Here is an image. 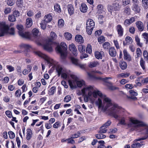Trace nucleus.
Masks as SVG:
<instances>
[{
  "label": "nucleus",
  "instance_id": "44",
  "mask_svg": "<svg viewBox=\"0 0 148 148\" xmlns=\"http://www.w3.org/2000/svg\"><path fill=\"white\" fill-rule=\"evenodd\" d=\"M86 52L87 53L90 54L92 52L91 46L90 44H88L86 48Z\"/></svg>",
  "mask_w": 148,
  "mask_h": 148
},
{
  "label": "nucleus",
  "instance_id": "41",
  "mask_svg": "<svg viewBox=\"0 0 148 148\" xmlns=\"http://www.w3.org/2000/svg\"><path fill=\"white\" fill-rule=\"evenodd\" d=\"M99 145L98 146L97 148H105V146L104 145L105 143L103 140H100L98 142Z\"/></svg>",
  "mask_w": 148,
  "mask_h": 148
},
{
  "label": "nucleus",
  "instance_id": "36",
  "mask_svg": "<svg viewBox=\"0 0 148 148\" xmlns=\"http://www.w3.org/2000/svg\"><path fill=\"white\" fill-rule=\"evenodd\" d=\"M61 142H66L68 144H74L75 143V142L73 139H62Z\"/></svg>",
  "mask_w": 148,
  "mask_h": 148
},
{
  "label": "nucleus",
  "instance_id": "14",
  "mask_svg": "<svg viewBox=\"0 0 148 148\" xmlns=\"http://www.w3.org/2000/svg\"><path fill=\"white\" fill-rule=\"evenodd\" d=\"M123 58L125 60L128 62H130L132 60V58L130 55L128 53L125 49L123 50Z\"/></svg>",
  "mask_w": 148,
  "mask_h": 148
},
{
  "label": "nucleus",
  "instance_id": "48",
  "mask_svg": "<svg viewBox=\"0 0 148 148\" xmlns=\"http://www.w3.org/2000/svg\"><path fill=\"white\" fill-rule=\"evenodd\" d=\"M136 53L137 54L136 56V58H138L140 57L141 56L142 54V52L140 48H138L137 49Z\"/></svg>",
  "mask_w": 148,
  "mask_h": 148
},
{
  "label": "nucleus",
  "instance_id": "26",
  "mask_svg": "<svg viewBox=\"0 0 148 148\" xmlns=\"http://www.w3.org/2000/svg\"><path fill=\"white\" fill-rule=\"evenodd\" d=\"M80 10L82 12H86L88 10V8L86 5L84 3H82L80 8Z\"/></svg>",
  "mask_w": 148,
  "mask_h": 148
},
{
  "label": "nucleus",
  "instance_id": "62",
  "mask_svg": "<svg viewBox=\"0 0 148 148\" xmlns=\"http://www.w3.org/2000/svg\"><path fill=\"white\" fill-rule=\"evenodd\" d=\"M122 1L123 4L124 6L129 4L130 3V0H122Z\"/></svg>",
  "mask_w": 148,
  "mask_h": 148
},
{
  "label": "nucleus",
  "instance_id": "49",
  "mask_svg": "<svg viewBox=\"0 0 148 148\" xmlns=\"http://www.w3.org/2000/svg\"><path fill=\"white\" fill-rule=\"evenodd\" d=\"M6 68L10 72H12L14 70V68L11 65H7Z\"/></svg>",
  "mask_w": 148,
  "mask_h": 148
},
{
  "label": "nucleus",
  "instance_id": "51",
  "mask_svg": "<svg viewBox=\"0 0 148 148\" xmlns=\"http://www.w3.org/2000/svg\"><path fill=\"white\" fill-rule=\"evenodd\" d=\"M143 5L145 9L148 8V0H142Z\"/></svg>",
  "mask_w": 148,
  "mask_h": 148
},
{
  "label": "nucleus",
  "instance_id": "43",
  "mask_svg": "<svg viewBox=\"0 0 148 148\" xmlns=\"http://www.w3.org/2000/svg\"><path fill=\"white\" fill-rule=\"evenodd\" d=\"M56 87L55 86H53L51 87L49 90V94L50 95H53L56 91Z\"/></svg>",
  "mask_w": 148,
  "mask_h": 148
},
{
  "label": "nucleus",
  "instance_id": "57",
  "mask_svg": "<svg viewBox=\"0 0 148 148\" xmlns=\"http://www.w3.org/2000/svg\"><path fill=\"white\" fill-rule=\"evenodd\" d=\"M15 3V1L14 0H7V4L10 6L13 5Z\"/></svg>",
  "mask_w": 148,
  "mask_h": 148
},
{
  "label": "nucleus",
  "instance_id": "8",
  "mask_svg": "<svg viewBox=\"0 0 148 148\" xmlns=\"http://www.w3.org/2000/svg\"><path fill=\"white\" fill-rule=\"evenodd\" d=\"M34 53L36 55L45 59L48 64H52L53 62V60L49 57L39 51H34Z\"/></svg>",
  "mask_w": 148,
  "mask_h": 148
},
{
  "label": "nucleus",
  "instance_id": "29",
  "mask_svg": "<svg viewBox=\"0 0 148 148\" xmlns=\"http://www.w3.org/2000/svg\"><path fill=\"white\" fill-rule=\"evenodd\" d=\"M32 25V20L31 18H29L26 19V26L29 28Z\"/></svg>",
  "mask_w": 148,
  "mask_h": 148
},
{
  "label": "nucleus",
  "instance_id": "40",
  "mask_svg": "<svg viewBox=\"0 0 148 148\" xmlns=\"http://www.w3.org/2000/svg\"><path fill=\"white\" fill-rule=\"evenodd\" d=\"M102 46L104 49L108 50L110 47V43L108 42H106L103 43Z\"/></svg>",
  "mask_w": 148,
  "mask_h": 148
},
{
  "label": "nucleus",
  "instance_id": "64",
  "mask_svg": "<svg viewBox=\"0 0 148 148\" xmlns=\"http://www.w3.org/2000/svg\"><path fill=\"white\" fill-rule=\"evenodd\" d=\"M38 30L36 28L32 30L33 34L34 36H37L38 35Z\"/></svg>",
  "mask_w": 148,
  "mask_h": 148
},
{
  "label": "nucleus",
  "instance_id": "32",
  "mask_svg": "<svg viewBox=\"0 0 148 148\" xmlns=\"http://www.w3.org/2000/svg\"><path fill=\"white\" fill-rule=\"evenodd\" d=\"M20 47L21 48L24 49L25 50H27L31 48V46L28 44L22 43L20 45Z\"/></svg>",
  "mask_w": 148,
  "mask_h": 148
},
{
  "label": "nucleus",
  "instance_id": "60",
  "mask_svg": "<svg viewBox=\"0 0 148 148\" xmlns=\"http://www.w3.org/2000/svg\"><path fill=\"white\" fill-rule=\"evenodd\" d=\"M71 98L70 96H66L64 99V101L65 102H68L71 100Z\"/></svg>",
  "mask_w": 148,
  "mask_h": 148
},
{
  "label": "nucleus",
  "instance_id": "15",
  "mask_svg": "<svg viewBox=\"0 0 148 148\" xmlns=\"http://www.w3.org/2000/svg\"><path fill=\"white\" fill-rule=\"evenodd\" d=\"M69 50L71 51L75 56H76L77 55V51L76 47L73 44L70 45L69 46Z\"/></svg>",
  "mask_w": 148,
  "mask_h": 148
},
{
  "label": "nucleus",
  "instance_id": "56",
  "mask_svg": "<svg viewBox=\"0 0 148 148\" xmlns=\"http://www.w3.org/2000/svg\"><path fill=\"white\" fill-rule=\"evenodd\" d=\"M80 132H78L77 133L75 134L74 135H72L71 136V138L70 139H74L78 138L80 136Z\"/></svg>",
  "mask_w": 148,
  "mask_h": 148
},
{
  "label": "nucleus",
  "instance_id": "12",
  "mask_svg": "<svg viewBox=\"0 0 148 148\" xmlns=\"http://www.w3.org/2000/svg\"><path fill=\"white\" fill-rule=\"evenodd\" d=\"M111 121L109 120L103 125L100 128V132L101 133H106L107 131L106 128L110 125Z\"/></svg>",
  "mask_w": 148,
  "mask_h": 148
},
{
  "label": "nucleus",
  "instance_id": "2",
  "mask_svg": "<svg viewBox=\"0 0 148 148\" xmlns=\"http://www.w3.org/2000/svg\"><path fill=\"white\" fill-rule=\"evenodd\" d=\"M14 28L11 27L10 29L9 26L4 23H1L0 24V37L7 34L14 35Z\"/></svg>",
  "mask_w": 148,
  "mask_h": 148
},
{
  "label": "nucleus",
  "instance_id": "6",
  "mask_svg": "<svg viewBox=\"0 0 148 148\" xmlns=\"http://www.w3.org/2000/svg\"><path fill=\"white\" fill-rule=\"evenodd\" d=\"M72 79L69 80L70 86L72 87L77 84L78 87H81L84 84V82L83 80H78V78L75 75H72Z\"/></svg>",
  "mask_w": 148,
  "mask_h": 148
},
{
  "label": "nucleus",
  "instance_id": "31",
  "mask_svg": "<svg viewBox=\"0 0 148 148\" xmlns=\"http://www.w3.org/2000/svg\"><path fill=\"white\" fill-rule=\"evenodd\" d=\"M119 66L122 69H125L127 67V63L123 61H121L119 63Z\"/></svg>",
  "mask_w": 148,
  "mask_h": 148
},
{
  "label": "nucleus",
  "instance_id": "3",
  "mask_svg": "<svg viewBox=\"0 0 148 148\" xmlns=\"http://www.w3.org/2000/svg\"><path fill=\"white\" fill-rule=\"evenodd\" d=\"M130 122L128 124L129 127H133L134 130H140L138 132L141 131L143 127L145 126V124L143 122L139 121L135 118L130 119Z\"/></svg>",
  "mask_w": 148,
  "mask_h": 148
},
{
  "label": "nucleus",
  "instance_id": "19",
  "mask_svg": "<svg viewBox=\"0 0 148 148\" xmlns=\"http://www.w3.org/2000/svg\"><path fill=\"white\" fill-rule=\"evenodd\" d=\"M67 10L70 16L73 15L74 12V9L73 5L71 4H69L67 6Z\"/></svg>",
  "mask_w": 148,
  "mask_h": 148
},
{
  "label": "nucleus",
  "instance_id": "4",
  "mask_svg": "<svg viewBox=\"0 0 148 148\" xmlns=\"http://www.w3.org/2000/svg\"><path fill=\"white\" fill-rule=\"evenodd\" d=\"M50 36L51 38L49 39L47 42L44 45V49L49 52L53 50L51 45L53 43L52 40L56 39L57 38V35L54 32H51Z\"/></svg>",
  "mask_w": 148,
  "mask_h": 148
},
{
  "label": "nucleus",
  "instance_id": "46",
  "mask_svg": "<svg viewBox=\"0 0 148 148\" xmlns=\"http://www.w3.org/2000/svg\"><path fill=\"white\" fill-rule=\"evenodd\" d=\"M47 23H46L44 21H42L40 23V27L43 29H45L46 28V24Z\"/></svg>",
  "mask_w": 148,
  "mask_h": 148
},
{
  "label": "nucleus",
  "instance_id": "28",
  "mask_svg": "<svg viewBox=\"0 0 148 148\" xmlns=\"http://www.w3.org/2000/svg\"><path fill=\"white\" fill-rule=\"evenodd\" d=\"M98 73L100 74H102V73L99 71H92L90 72H87V74L89 77L91 78H95L94 74L95 73Z\"/></svg>",
  "mask_w": 148,
  "mask_h": 148
},
{
  "label": "nucleus",
  "instance_id": "21",
  "mask_svg": "<svg viewBox=\"0 0 148 148\" xmlns=\"http://www.w3.org/2000/svg\"><path fill=\"white\" fill-rule=\"evenodd\" d=\"M109 54L112 57H114L116 56V53L114 47H111L110 48Z\"/></svg>",
  "mask_w": 148,
  "mask_h": 148
},
{
  "label": "nucleus",
  "instance_id": "42",
  "mask_svg": "<svg viewBox=\"0 0 148 148\" xmlns=\"http://www.w3.org/2000/svg\"><path fill=\"white\" fill-rule=\"evenodd\" d=\"M64 36L65 38L68 40H70L72 38L71 34L68 32L65 33L64 34Z\"/></svg>",
  "mask_w": 148,
  "mask_h": 148
},
{
  "label": "nucleus",
  "instance_id": "52",
  "mask_svg": "<svg viewBox=\"0 0 148 148\" xmlns=\"http://www.w3.org/2000/svg\"><path fill=\"white\" fill-rule=\"evenodd\" d=\"M9 137L10 139H13L15 137V134L12 131H10L8 132Z\"/></svg>",
  "mask_w": 148,
  "mask_h": 148
},
{
  "label": "nucleus",
  "instance_id": "1",
  "mask_svg": "<svg viewBox=\"0 0 148 148\" xmlns=\"http://www.w3.org/2000/svg\"><path fill=\"white\" fill-rule=\"evenodd\" d=\"M82 92L84 96V100L87 102L88 99H91L93 97L99 98L96 101V104L99 109L104 111H107L109 114L115 119L119 118L123 115L125 110L118 104L112 103L111 100L106 96L103 95L98 90L94 91L93 87L91 86H86L82 90Z\"/></svg>",
  "mask_w": 148,
  "mask_h": 148
},
{
  "label": "nucleus",
  "instance_id": "53",
  "mask_svg": "<svg viewBox=\"0 0 148 148\" xmlns=\"http://www.w3.org/2000/svg\"><path fill=\"white\" fill-rule=\"evenodd\" d=\"M16 4L18 7H22L23 5V0H17Z\"/></svg>",
  "mask_w": 148,
  "mask_h": 148
},
{
  "label": "nucleus",
  "instance_id": "23",
  "mask_svg": "<svg viewBox=\"0 0 148 148\" xmlns=\"http://www.w3.org/2000/svg\"><path fill=\"white\" fill-rule=\"evenodd\" d=\"M132 9L136 13H139L140 11V8L138 4L132 5Z\"/></svg>",
  "mask_w": 148,
  "mask_h": 148
},
{
  "label": "nucleus",
  "instance_id": "38",
  "mask_svg": "<svg viewBox=\"0 0 148 148\" xmlns=\"http://www.w3.org/2000/svg\"><path fill=\"white\" fill-rule=\"evenodd\" d=\"M35 4L39 7H42L43 5L42 0H37L35 2Z\"/></svg>",
  "mask_w": 148,
  "mask_h": 148
},
{
  "label": "nucleus",
  "instance_id": "55",
  "mask_svg": "<svg viewBox=\"0 0 148 148\" xmlns=\"http://www.w3.org/2000/svg\"><path fill=\"white\" fill-rule=\"evenodd\" d=\"M140 65L143 69H145V62L143 60L142 58H141L140 61Z\"/></svg>",
  "mask_w": 148,
  "mask_h": 148
},
{
  "label": "nucleus",
  "instance_id": "13",
  "mask_svg": "<svg viewBox=\"0 0 148 148\" xmlns=\"http://www.w3.org/2000/svg\"><path fill=\"white\" fill-rule=\"evenodd\" d=\"M116 29L118 33V36L121 37L123 34L124 29L121 25L119 24L116 26Z\"/></svg>",
  "mask_w": 148,
  "mask_h": 148
},
{
  "label": "nucleus",
  "instance_id": "63",
  "mask_svg": "<svg viewBox=\"0 0 148 148\" xmlns=\"http://www.w3.org/2000/svg\"><path fill=\"white\" fill-rule=\"evenodd\" d=\"M123 24L125 26H127L129 25L131 23L129 19H126L124 21Z\"/></svg>",
  "mask_w": 148,
  "mask_h": 148
},
{
  "label": "nucleus",
  "instance_id": "9",
  "mask_svg": "<svg viewBox=\"0 0 148 148\" xmlns=\"http://www.w3.org/2000/svg\"><path fill=\"white\" fill-rule=\"evenodd\" d=\"M86 30L88 34H92V31L95 26V23L94 21L91 19H88L86 22Z\"/></svg>",
  "mask_w": 148,
  "mask_h": 148
},
{
  "label": "nucleus",
  "instance_id": "35",
  "mask_svg": "<svg viewBox=\"0 0 148 148\" xmlns=\"http://www.w3.org/2000/svg\"><path fill=\"white\" fill-rule=\"evenodd\" d=\"M143 145L142 141H140V143L137 142L133 143L131 145V147L132 148H135L140 147Z\"/></svg>",
  "mask_w": 148,
  "mask_h": 148
},
{
  "label": "nucleus",
  "instance_id": "59",
  "mask_svg": "<svg viewBox=\"0 0 148 148\" xmlns=\"http://www.w3.org/2000/svg\"><path fill=\"white\" fill-rule=\"evenodd\" d=\"M143 55L144 58L146 60H148V53L147 51L146 50H145L143 53Z\"/></svg>",
  "mask_w": 148,
  "mask_h": 148
},
{
  "label": "nucleus",
  "instance_id": "16",
  "mask_svg": "<svg viewBox=\"0 0 148 148\" xmlns=\"http://www.w3.org/2000/svg\"><path fill=\"white\" fill-rule=\"evenodd\" d=\"M97 12L99 14H102L105 12L106 9L102 5L100 4L97 6Z\"/></svg>",
  "mask_w": 148,
  "mask_h": 148
},
{
  "label": "nucleus",
  "instance_id": "50",
  "mask_svg": "<svg viewBox=\"0 0 148 148\" xmlns=\"http://www.w3.org/2000/svg\"><path fill=\"white\" fill-rule=\"evenodd\" d=\"M8 20L10 21L14 22L16 20L15 16L13 15H9L8 16Z\"/></svg>",
  "mask_w": 148,
  "mask_h": 148
},
{
  "label": "nucleus",
  "instance_id": "10",
  "mask_svg": "<svg viewBox=\"0 0 148 148\" xmlns=\"http://www.w3.org/2000/svg\"><path fill=\"white\" fill-rule=\"evenodd\" d=\"M17 29L19 30V35L23 38H30V33L29 32H24L23 26L21 25H18L17 26Z\"/></svg>",
  "mask_w": 148,
  "mask_h": 148
},
{
  "label": "nucleus",
  "instance_id": "5",
  "mask_svg": "<svg viewBox=\"0 0 148 148\" xmlns=\"http://www.w3.org/2000/svg\"><path fill=\"white\" fill-rule=\"evenodd\" d=\"M67 47L64 42H61L60 45H58L56 48V50L60 54L61 57L62 59H64L66 57V51Z\"/></svg>",
  "mask_w": 148,
  "mask_h": 148
},
{
  "label": "nucleus",
  "instance_id": "27",
  "mask_svg": "<svg viewBox=\"0 0 148 148\" xmlns=\"http://www.w3.org/2000/svg\"><path fill=\"white\" fill-rule=\"evenodd\" d=\"M54 8L55 11L58 13L61 12V9L60 5L58 3H56L54 4Z\"/></svg>",
  "mask_w": 148,
  "mask_h": 148
},
{
  "label": "nucleus",
  "instance_id": "54",
  "mask_svg": "<svg viewBox=\"0 0 148 148\" xmlns=\"http://www.w3.org/2000/svg\"><path fill=\"white\" fill-rule=\"evenodd\" d=\"M98 40L99 43H102L105 41V38L103 36H101L98 38Z\"/></svg>",
  "mask_w": 148,
  "mask_h": 148
},
{
  "label": "nucleus",
  "instance_id": "45",
  "mask_svg": "<svg viewBox=\"0 0 148 148\" xmlns=\"http://www.w3.org/2000/svg\"><path fill=\"white\" fill-rule=\"evenodd\" d=\"M135 39L137 45L140 47H142V44L140 42V39L138 36H135Z\"/></svg>",
  "mask_w": 148,
  "mask_h": 148
},
{
  "label": "nucleus",
  "instance_id": "18",
  "mask_svg": "<svg viewBox=\"0 0 148 148\" xmlns=\"http://www.w3.org/2000/svg\"><path fill=\"white\" fill-rule=\"evenodd\" d=\"M136 24L139 31H142L144 29L143 23L140 21H138L136 22Z\"/></svg>",
  "mask_w": 148,
  "mask_h": 148
},
{
  "label": "nucleus",
  "instance_id": "7",
  "mask_svg": "<svg viewBox=\"0 0 148 148\" xmlns=\"http://www.w3.org/2000/svg\"><path fill=\"white\" fill-rule=\"evenodd\" d=\"M121 1V0H117L115 3L112 5H109L108 6V11L111 14L112 12L119 11V3Z\"/></svg>",
  "mask_w": 148,
  "mask_h": 148
},
{
  "label": "nucleus",
  "instance_id": "47",
  "mask_svg": "<svg viewBox=\"0 0 148 148\" xmlns=\"http://www.w3.org/2000/svg\"><path fill=\"white\" fill-rule=\"evenodd\" d=\"M64 24V21L62 19H60L58 21V25L60 27H62Z\"/></svg>",
  "mask_w": 148,
  "mask_h": 148
},
{
  "label": "nucleus",
  "instance_id": "20",
  "mask_svg": "<svg viewBox=\"0 0 148 148\" xmlns=\"http://www.w3.org/2000/svg\"><path fill=\"white\" fill-rule=\"evenodd\" d=\"M104 54L103 51H100V52L97 51L95 53V57L97 59H102L103 56H104Z\"/></svg>",
  "mask_w": 148,
  "mask_h": 148
},
{
  "label": "nucleus",
  "instance_id": "58",
  "mask_svg": "<svg viewBox=\"0 0 148 148\" xmlns=\"http://www.w3.org/2000/svg\"><path fill=\"white\" fill-rule=\"evenodd\" d=\"M103 18L104 17L103 15H100L98 17V19L100 24H101L103 22Z\"/></svg>",
  "mask_w": 148,
  "mask_h": 148
},
{
  "label": "nucleus",
  "instance_id": "37",
  "mask_svg": "<svg viewBox=\"0 0 148 148\" xmlns=\"http://www.w3.org/2000/svg\"><path fill=\"white\" fill-rule=\"evenodd\" d=\"M85 47L84 46L80 45L78 46V49L81 53H84L85 51Z\"/></svg>",
  "mask_w": 148,
  "mask_h": 148
},
{
  "label": "nucleus",
  "instance_id": "39",
  "mask_svg": "<svg viewBox=\"0 0 148 148\" xmlns=\"http://www.w3.org/2000/svg\"><path fill=\"white\" fill-rule=\"evenodd\" d=\"M27 139H30L32 137V131L31 130L29 129H27Z\"/></svg>",
  "mask_w": 148,
  "mask_h": 148
},
{
  "label": "nucleus",
  "instance_id": "34",
  "mask_svg": "<svg viewBox=\"0 0 148 148\" xmlns=\"http://www.w3.org/2000/svg\"><path fill=\"white\" fill-rule=\"evenodd\" d=\"M130 75L129 73H122L117 75V77L118 78L122 77L126 78L128 77Z\"/></svg>",
  "mask_w": 148,
  "mask_h": 148
},
{
  "label": "nucleus",
  "instance_id": "22",
  "mask_svg": "<svg viewBox=\"0 0 148 148\" xmlns=\"http://www.w3.org/2000/svg\"><path fill=\"white\" fill-rule=\"evenodd\" d=\"M56 71L58 73V75L59 77L65 70L60 66L58 65L56 67Z\"/></svg>",
  "mask_w": 148,
  "mask_h": 148
},
{
  "label": "nucleus",
  "instance_id": "25",
  "mask_svg": "<svg viewBox=\"0 0 148 148\" xmlns=\"http://www.w3.org/2000/svg\"><path fill=\"white\" fill-rule=\"evenodd\" d=\"M75 40L76 42L80 44L83 43L84 42V39L82 37L79 35H78L76 36Z\"/></svg>",
  "mask_w": 148,
  "mask_h": 148
},
{
  "label": "nucleus",
  "instance_id": "24",
  "mask_svg": "<svg viewBox=\"0 0 148 148\" xmlns=\"http://www.w3.org/2000/svg\"><path fill=\"white\" fill-rule=\"evenodd\" d=\"M44 21L46 23H49L51 22L52 19V17L51 15L50 14H48L46 15L44 17Z\"/></svg>",
  "mask_w": 148,
  "mask_h": 148
},
{
  "label": "nucleus",
  "instance_id": "30",
  "mask_svg": "<svg viewBox=\"0 0 148 148\" xmlns=\"http://www.w3.org/2000/svg\"><path fill=\"white\" fill-rule=\"evenodd\" d=\"M99 63L97 61L91 62L90 63L88 66L91 68L95 67L99 65Z\"/></svg>",
  "mask_w": 148,
  "mask_h": 148
},
{
  "label": "nucleus",
  "instance_id": "61",
  "mask_svg": "<svg viewBox=\"0 0 148 148\" xmlns=\"http://www.w3.org/2000/svg\"><path fill=\"white\" fill-rule=\"evenodd\" d=\"M113 42L116 48L117 49H119L120 47L118 41L117 40H113Z\"/></svg>",
  "mask_w": 148,
  "mask_h": 148
},
{
  "label": "nucleus",
  "instance_id": "33",
  "mask_svg": "<svg viewBox=\"0 0 148 148\" xmlns=\"http://www.w3.org/2000/svg\"><path fill=\"white\" fill-rule=\"evenodd\" d=\"M100 132V131H99ZM104 133H101L100 132V133L95 135L97 139H104L106 138V136L103 134Z\"/></svg>",
  "mask_w": 148,
  "mask_h": 148
},
{
  "label": "nucleus",
  "instance_id": "17",
  "mask_svg": "<svg viewBox=\"0 0 148 148\" xmlns=\"http://www.w3.org/2000/svg\"><path fill=\"white\" fill-rule=\"evenodd\" d=\"M133 40L132 38L129 36H127L125 38V42L123 41V45L125 46L127 45L131 44L133 42Z\"/></svg>",
  "mask_w": 148,
  "mask_h": 148
},
{
  "label": "nucleus",
  "instance_id": "11",
  "mask_svg": "<svg viewBox=\"0 0 148 148\" xmlns=\"http://www.w3.org/2000/svg\"><path fill=\"white\" fill-rule=\"evenodd\" d=\"M71 59L72 63L75 66L79 67L82 69H84L85 68L86 65L81 64L78 59L73 57H71Z\"/></svg>",
  "mask_w": 148,
  "mask_h": 148
}]
</instances>
